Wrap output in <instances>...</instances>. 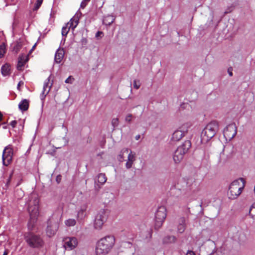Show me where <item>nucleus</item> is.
Instances as JSON below:
<instances>
[{"label":"nucleus","instance_id":"f257e3e1","mask_svg":"<svg viewBox=\"0 0 255 255\" xmlns=\"http://www.w3.org/2000/svg\"><path fill=\"white\" fill-rule=\"evenodd\" d=\"M39 200L35 195H32L28 205V210L30 215V219L28 222L27 227L29 232H32L35 226L37 217L39 215Z\"/></svg>","mask_w":255,"mask_h":255},{"label":"nucleus","instance_id":"f03ea898","mask_svg":"<svg viewBox=\"0 0 255 255\" xmlns=\"http://www.w3.org/2000/svg\"><path fill=\"white\" fill-rule=\"evenodd\" d=\"M115 244L113 236H107L101 239L97 243L96 254L97 255H107L112 249Z\"/></svg>","mask_w":255,"mask_h":255},{"label":"nucleus","instance_id":"7ed1b4c3","mask_svg":"<svg viewBox=\"0 0 255 255\" xmlns=\"http://www.w3.org/2000/svg\"><path fill=\"white\" fill-rule=\"evenodd\" d=\"M218 129L219 124L216 121H212L207 124L201 132V142L202 143L208 142L215 135Z\"/></svg>","mask_w":255,"mask_h":255},{"label":"nucleus","instance_id":"20e7f679","mask_svg":"<svg viewBox=\"0 0 255 255\" xmlns=\"http://www.w3.org/2000/svg\"><path fill=\"white\" fill-rule=\"evenodd\" d=\"M245 181L240 178L234 181L230 185L228 195L230 199H236L241 194L245 187Z\"/></svg>","mask_w":255,"mask_h":255},{"label":"nucleus","instance_id":"39448f33","mask_svg":"<svg viewBox=\"0 0 255 255\" xmlns=\"http://www.w3.org/2000/svg\"><path fill=\"white\" fill-rule=\"evenodd\" d=\"M24 239L27 245L32 248H39L44 245V241L40 236L28 232L25 234Z\"/></svg>","mask_w":255,"mask_h":255},{"label":"nucleus","instance_id":"423d86ee","mask_svg":"<svg viewBox=\"0 0 255 255\" xmlns=\"http://www.w3.org/2000/svg\"><path fill=\"white\" fill-rule=\"evenodd\" d=\"M191 142L189 140L185 141L183 143L178 147L173 154V158L176 163H178L183 159L184 155L187 152L191 147Z\"/></svg>","mask_w":255,"mask_h":255},{"label":"nucleus","instance_id":"0eeeda50","mask_svg":"<svg viewBox=\"0 0 255 255\" xmlns=\"http://www.w3.org/2000/svg\"><path fill=\"white\" fill-rule=\"evenodd\" d=\"M108 217V214L105 210L99 211L95 217L94 224V228L97 230L101 229Z\"/></svg>","mask_w":255,"mask_h":255},{"label":"nucleus","instance_id":"6e6552de","mask_svg":"<svg viewBox=\"0 0 255 255\" xmlns=\"http://www.w3.org/2000/svg\"><path fill=\"white\" fill-rule=\"evenodd\" d=\"M166 209L164 206L159 207L155 214V226L160 228L166 217Z\"/></svg>","mask_w":255,"mask_h":255},{"label":"nucleus","instance_id":"1a4fd4ad","mask_svg":"<svg viewBox=\"0 0 255 255\" xmlns=\"http://www.w3.org/2000/svg\"><path fill=\"white\" fill-rule=\"evenodd\" d=\"M59 227L58 221H56L53 218L50 219L48 221V225L46 229V234L49 237L53 236L57 232Z\"/></svg>","mask_w":255,"mask_h":255},{"label":"nucleus","instance_id":"9d476101","mask_svg":"<svg viewBox=\"0 0 255 255\" xmlns=\"http://www.w3.org/2000/svg\"><path fill=\"white\" fill-rule=\"evenodd\" d=\"M13 156V149L11 145L6 146L2 153V162L5 166H8L12 161Z\"/></svg>","mask_w":255,"mask_h":255},{"label":"nucleus","instance_id":"9b49d317","mask_svg":"<svg viewBox=\"0 0 255 255\" xmlns=\"http://www.w3.org/2000/svg\"><path fill=\"white\" fill-rule=\"evenodd\" d=\"M237 128L234 123L228 125L224 129L223 133L226 139L231 140L237 134Z\"/></svg>","mask_w":255,"mask_h":255},{"label":"nucleus","instance_id":"f8f14e48","mask_svg":"<svg viewBox=\"0 0 255 255\" xmlns=\"http://www.w3.org/2000/svg\"><path fill=\"white\" fill-rule=\"evenodd\" d=\"M188 128L187 124L183 125L179 129L176 130L171 137V140L174 141L180 140L185 135V133L187 132Z\"/></svg>","mask_w":255,"mask_h":255},{"label":"nucleus","instance_id":"ddd939ff","mask_svg":"<svg viewBox=\"0 0 255 255\" xmlns=\"http://www.w3.org/2000/svg\"><path fill=\"white\" fill-rule=\"evenodd\" d=\"M63 247L67 250H72L78 245L77 239L75 237H65L63 240Z\"/></svg>","mask_w":255,"mask_h":255},{"label":"nucleus","instance_id":"4468645a","mask_svg":"<svg viewBox=\"0 0 255 255\" xmlns=\"http://www.w3.org/2000/svg\"><path fill=\"white\" fill-rule=\"evenodd\" d=\"M135 160V153L132 152L131 150L128 154V160L126 163V167L127 169L130 168Z\"/></svg>","mask_w":255,"mask_h":255},{"label":"nucleus","instance_id":"2eb2a0df","mask_svg":"<svg viewBox=\"0 0 255 255\" xmlns=\"http://www.w3.org/2000/svg\"><path fill=\"white\" fill-rule=\"evenodd\" d=\"M64 54V50L63 48H58L55 54L54 59L55 62L57 63H60L63 59Z\"/></svg>","mask_w":255,"mask_h":255},{"label":"nucleus","instance_id":"dca6fc26","mask_svg":"<svg viewBox=\"0 0 255 255\" xmlns=\"http://www.w3.org/2000/svg\"><path fill=\"white\" fill-rule=\"evenodd\" d=\"M79 17L77 14H75L71 18L69 22L67 23V26H69L72 29L74 30L79 23Z\"/></svg>","mask_w":255,"mask_h":255},{"label":"nucleus","instance_id":"f3484780","mask_svg":"<svg viewBox=\"0 0 255 255\" xmlns=\"http://www.w3.org/2000/svg\"><path fill=\"white\" fill-rule=\"evenodd\" d=\"M29 107V101L26 99L22 100L18 104V108L21 111L27 110Z\"/></svg>","mask_w":255,"mask_h":255},{"label":"nucleus","instance_id":"a211bd4d","mask_svg":"<svg viewBox=\"0 0 255 255\" xmlns=\"http://www.w3.org/2000/svg\"><path fill=\"white\" fill-rule=\"evenodd\" d=\"M1 72L3 76H7L10 74V67L8 64H5L1 68Z\"/></svg>","mask_w":255,"mask_h":255},{"label":"nucleus","instance_id":"6ab92c4d","mask_svg":"<svg viewBox=\"0 0 255 255\" xmlns=\"http://www.w3.org/2000/svg\"><path fill=\"white\" fill-rule=\"evenodd\" d=\"M115 20V18L112 15H108L105 16L103 20V22L106 25H111Z\"/></svg>","mask_w":255,"mask_h":255},{"label":"nucleus","instance_id":"aec40b11","mask_svg":"<svg viewBox=\"0 0 255 255\" xmlns=\"http://www.w3.org/2000/svg\"><path fill=\"white\" fill-rule=\"evenodd\" d=\"M26 60L24 59V57L23 56H19L18 58V61L17 64V69L18 70H21L22 67L24 66Z\"/></svg>","mask_w":255,"mask_h":255},{"label":"nucleus","instance_id":"412c9836","mask_svg":"<svg viewBox=\"0 0 255 255\" xmlns=\"http://www.w3.org/2000/svg\"><path fill=\"white\" fill-rule=\"evenodd\" d=\"M52 85V84H51V85H50V87L48 88V89H47L46 88L43 87V91H42V93L40 95V98L42 100L44 99L46 96L48 94V93L49 92V91L51 89Z\"/></svg>","mask_w":255,"mask_h":255},{"label":"nucleus","instance_id":"4be33fe9","mask_svg":"<svg viewBox=\"0 0 255 255\" xmlns=\"http://www.w3.org/2000/svg\"><path fill=\"white\" fill-rule=\"evenodd\" d=\"M107 181V178L105 174L100 173L98 176V182L101 184H104Z\"/></svg>","mask_w":255,"mask_h":255},{"label":"nucleus","instance_id":"5701e85b","mask_svg":"<svg viewBox=\"0 0 255 255\" xmlns=\"http://www.w3.org/2000/svg\"><path fill=\"white\" fill-rule=\"evenodd\" d=\"M249 215L252 219H255V202L250 207Z\"/></svg>","mask_w":255,"mask_h":255},{"label":"nucleus","instance_id":"b1692460","mask_svg":"<svg viewBox=\"0 0 255 255\" xmlns=\"http://www.w3.org/2000/svg\"><path fill=\"white\" fill-rule=\"evenodd\" d=\"M185 229L184 219H182V223L180 224L177 227L178 232L180 233H183Z\"/></svg>","mask_w":255,"mask_h":255},{"label":"nucleus","instance_id":"393cba45","mask_svg":"<svg viewBox=\"0 0 255 255\" xmlns=\"http://www.w3.org/2000/svg\"><path fill=\"white\" fill-rule=\"evenodd\" d=\"M76 223V220L74 219H69L65 221V225L68 227L74 226Z\"/></svg>","mask_w":255,"mask_h":255},{"label":"nucleus","instance_id":"a878e982","mask_svg":"<svg viewBox=\"0 0 255 255\" xmlns=\"http://www.w3.org/2000/svg\"><path fill=\"white\" fill-rule=\"evenodd\" d=\"M6 51V47L4 43L0 45V58H2Z\"/></svg>","mask_w":255,"mask_h":255},{"label":"nucleus","instance_id":"bb28decb","mask_svg":"<svg viewBox=\"0 0 255 255\" xmlns=\"http://www.w3.org/2000/svg\"><path fill=\"white\" fill-rule=\"evenodd\" d=\"M128 148L123 149L121 150V153L119 155V160L121 162L123 161L124 159V153H128Z\"/></svg>","mask_w":255,"mask_h":255},{"label":"nucleus","instance_id":"cd10ccee","mask_svg":"<svg viewBox=\"0 0 255 255\" xmlns=\"http://www.w3.org/2000/svg\"><path fill=\"white\" fill-rule=\"evenodd\" d=\"M71 28L69 26H67V24L62 28V35L66 36Z\"/></svg>","mask_w":255,"mask_h":255},{"label":"nucleus","instance_id":"c85d7f7f","mask_svg":"<svg viewBox=\"0 0 255 255\" xmlns=\"http://www.w3.org/2000/svg\"><path fill=\"white\" fill-rule=\"evenodd\" d=\"M43 2V0H36L35 3L34 4L33 10H37L41 5Z\"/></svg>","mask_w":255,"mask_h":255},{"label":"nucleus","instance_id":"c756f323","mask_svg":"<svg viewBox=\"0 0 255 255\" xmlns=\"http://www.w3.org/2000/svg\"><path fill=\"white\" fill-rule=\"evenodd\" d=\"M227 157L225 155L224 153H221L220 154V162L221 163H224L226 162L227 160Z\"/></svg>","mask_w":255,"mask_h":255},{"label":"nucleus","instance_id":"7c9ffc66","mask_svg":"<svg viewBox=\"0 0 255 255\" xmlns=\"http://www.w3.org/2000/svg\"><path fill=\"white\" fill-rule=\"evenodd\" d=\"M21 44L20 42H17L13 47V50L17 53L21 47Z\"/></svg>","mask_w":255,"mask_h":255},{"label":"nucleus","instance_id":"2f4dec72","mask_svg":"<svg viewBox=\"0 0 255 255\" xmlns=\"http://www.w3.org/2000/svg\"><path fill=\"white\" fill-rule=\"evenodd\" d=\"M133 85L134 88L138 89L140 87V83L139 81L135 80L133 81Z\"/></svg>","mask_w":255,"mask_h":255},{"label":"nucleus","instance_id":"473e14b6","mask_svg":"<svg viewBox=\"0 0 255 255\" xmlns=\"http://www.w3.org/2000/svg\"><path fill=\"white\" fill-rule=\"evenodd\" d=\"M50 77L49 76L44 82V85H43L44 88H46L48 89V88L50 87V86L49 85V83H50Z\"/></svg>","mask_w":255,"mask_h":255},{"label":"nucleus","instance_id":"72a5a7b5","mask_svg":"<svg viewBox=\"0 0 255 255\" xmlns=\"http://www.w3.org/2000/svg\"><path fill=\"white\" fill-rule=\"evenodd\" d=\"M112 124L114 127H117L119 124V119L118 118H114L112 121Z\"/></svg>","mask_w":255,"mask_h":255},{"label":"nucleus","instance_id":"f704fd0d","mask_svg":"<svg viewBox=\"0 0 255 255\" xmlns=\"http://www.w3.org/2000/svg\"><path fill=\"white\" fill-rule=\"evenodd\" d=\"M132 119V115L131 114H128L125 119V120L126 122H130L131 121Z\"/></svg>","mask_w":255,"mask_h":255},{"label":"nucleus","instance_id":"c9c22d12","mask_svg":"<svg viewBox=\"0 0 255 255\" xmlns=\"http://www.w3.org/2000/svg\"><path fill=\"white\" fill-rule=\"evenodd\" d=\"M72 77L71 76H69L68 78H67L65 82L66 83H72Z\"/></svg>","mask_w":255,"mask_h":255},{"label":"nucleus","instance_id":"e433bc0d","mask_svg":"<svg viewBox=\"0 0 255 255\" xmlns=\"http://www.w3.org/2000/svg\"><path fill=\"white\" fill-rule=\"evenodd\" d=\"M87 4H88L87 3H86V2H85L83 0L81 3L80 7L82 8H84Z\"/></svg>","mask_w":255,"mask_h":255},{"label":"nucleus","instance_id":"4c0bfd02","mask_svg":"<svg viewBox=\"0 0 255 255\" xmlns=\"http://www.w3.org/2000/svg\"><path fill=\"white\" fill-rule=\"evenodd\" d=\"M17 124V122L16 121H11L10 123V125L13 128H14L16 125Z\"/></svg>","mask_w":255,"mask_h":255},{"label":"nucleus","instance_id":"58836bf2","mask_svg":"<svg viewBox=\"0 0 255 255\" xmlns=\"http://www.w3.org/2000/svg\"><path fill=\"white\" fill-rule=\"evenodd\" d=\"M186 255H196V254L192 251H188Z\"/></svg>","mask_w":255,"mask_h":255},{"label":"nucleus","instance_id":"ea45409f","mask_svg":"<svg viewBox=\"0 0 255 255\" xmlns=\"http://www.w3.org/2000/svg\"><path fill=\"white\" fill-rule=\"evenodd\" d=\"M61 179V178L60 175H58L56 177V181L57 182V183H59L60 182Z\"/></svg>","mask_w":255,"mask_h":255},{"label":"nucleus","instance_id":"a19ab883","mask_svg":"<svg viewBox=\"0 0 255 255\" xmlns=\"http://www.w3.org/2000/svg\"><path fill=\"white\" fill-rule=\"evenodd\" d=\"M103 33L102 31H98L96 34V37H98L99 36H100L101 35H103Z\"/></svg>","mask_w":255,"mask_h":255},{"label":"nucleus","instance_id":"79ce46f5","mask_svg":"<svg viewBox=\"0 0 255 255\" xmlns=\"http://www.w3.org/2000/svg\"><path fill=\"white\" fill-rule=\"evenodd\" d=\"M140 135L138 134V135L135 136V138L136 140H138L140 138Z\"/></svg>","mask_w":255,"mask_h":255},{"label":"nucleus","instance_id":"37998d69","mask_svg":"<svg viewBox=\"0 0 255 255\" xmlns=\"http://www.w3.org/2000/svg\"><path fill=\"white\" fill-rule=\"evenodd\" d=\"M2 114H1V113L0 112V122H1L2 120Z\"/></svg>","mask_w":255,"mask_h":255},{"label":"nucleus","instance_id":"c03bdc74","mask_svg":"<svg viewBox=\"0 0 255 255\" xmlns=\"http://www.w3.org/2000/svg\"><path fill=\"white\" fill-rule=\"evenodd\" d=\"M228 72H229V74L230 76H232L233 75L232 72L230 71L229 69H228Z\"/></svg>","mask_w":255,"mask_h":255},{"label":"nucleus","instance_id":"a18cd8bd","mask_svg":"<svg viewBox=\"0 0 255 255\" xmlns=\"http://www.w3.org/2000/svg\"><path fill=\"white\" fill-rule=\"evenodd\" d=\"M8 253V251L7 250H5L3 254V255H7Z\"/></svg>","mask_w":255,"mask_h":255},{"label":"nucleus","instance_id":"49530a36","mask_svg":"<svg viewBox=\"0 0 255 255\" xmlns=\"http://www.w3.org/2000/svg\"><path fill=\"white\" fill-rule=\"evenodd\" d=\"M21 83H22V84H23V83H22V82H19L18 83V84H17V88H19V87H20V84H21Z\"/></svg>","mask_w":255,"mask_h":255},{"label":"nucleus","instance_id":"de8ad7c7","mask_svg":"<svg viewBox=\"0 0 255 255\" xmlns=\"http://www.w3.org/2000/svg\"><path fill=\"white\" fill-rule=\"evenodd\" d=\"M83 0L87 3L90 1V0Z\"/></svg>","mask_w":255,"mask_h":255},{"label":"nucleus","instance_id":"09e8293b","mask_svg":"<svg viewBox=\"0 0 255 255\" xmlns=\"http://www.w3.org/2000/svg\"><path fill=\"white\" fill-rule=\"evenodd\" d=\"M35 46H36V44H35L33 46L32 48H31V51L33 50L34 49V48H35Z\"/></svg>","mask_w":255,"mask_h":255}]
</instances>
